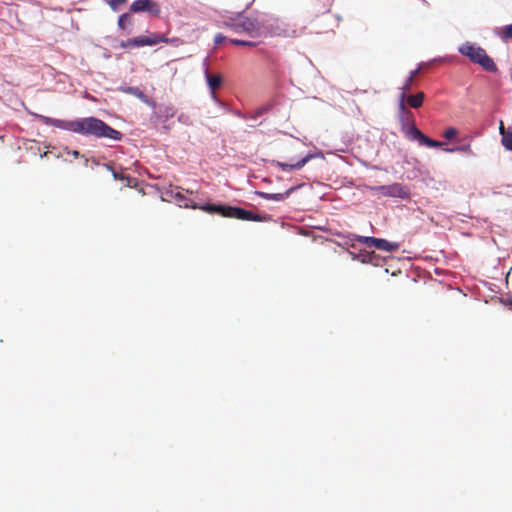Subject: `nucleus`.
<instances>
[{
    "mask_svg": "<svg viewBox=\"0 0 512 512\" xmlns=\"http://www.w3.org/2000/svg\"><path fill=\"white\" fill-rule=\"evenodd\" d=\"M501 144L507 151H512V129H507L506 133H502Z\"/></svg>",
    "mask_w": 512,
    "mask_h": 512,
    "instance_id": "6ab92c4d",
    "label": "nucleus"
},
{
    "mask_svg": "<svg viewBox=\"0 0 512 512\" xmlns=\"http://www.w3.org/2000/svg\"><path fill=\"white\" fill-rule=\"evenodd\" d=\"M205 78L207 85L211 91V98L218 105H222V102L215 94V90L222 84V77L219 74H210L208 69L205 70Z\"/></svg>",
    "mask_w": 512,
    "mask_h": 512,
    "instance_id": "9b49d317",
    "label": "nucleus"
},
{
    "mask_svg": "<svg viewBox=\"0 0 512 512\" xmlns=\"http://www.w3.org/2000/svg\"><path fill=\"white\" fill-rule=\"evenodd\" d=\"M167 38H165L162 35L158 34H151V35H141L138 37L130 38L125 41H121L120 47L127 49V48H136V47H143V46H154L161 42H167Z\"/></svg>",
    "mask_w": 512,
    "mask_h": 512,
    "instance_id": "423d86ee",
    "label": "nucleus"
},
{
    "mask_svg": "<svg viewBox=\"0 0 512 512\" xmlns=\"http://www.w3.org/2000/svg\"><path fill=\"white\" fill-rule=\"evenodd\" d=\"M458 134V131L457 129H455L454 127H449L448 129L445 130L444 132V137L448 140L454 138L455 136H457Z\"/></svg>",
    "mask_w": 512,
    "mask_h": 512,
    "instance_id": "a878e982",
    "label": "nucleus"
},
{
    "mask_svg": "<svg viewBox=\"0 0 512 512\" xmlns=\"http://www.w3.org/2000/svg\"><path fill=\"white\" fill-rule=\"evenodd\" d=\"M107 169H111V167L108 164H105Z\"/></svg>",
    "mask_w": 512,
    "mask_h": 512,
    "instance_id": "f704fd0d",
    "label": "nucleus"
},
{
    "mask_svg": "<svg viewBox=\"0 0 512 512\" xmlns=\"http://www.w3.org/2000/svg\"><path fill=\"white\" fill-rule=\"evenodd\" d=\"M178 121L185 124V125H190L191 124V120H190V117L184 113L180 114L178 116Z\"/></svg>",
    "mask_w": 512,
    "mask_h": 512,
    "instance_id": "c85d7f7f",
    "label": "nucleus"
},
{
    "mask_svg": "<svg viewBox=\"0 0 512 512\" xmlns=\"http://www.w3.org/2000/svg\"><path fill=\"white\" fill-rule=\"evenodd\" d=\"M125 2H126V0H109L108 4H109V6L111 7V9L113 11H117L118 10V6L120 4L125 3Z\"/></svg>",
    "mask_w": 512,
    "mask_h": 512,
    "instance_id": "bb28decb",
    "label": "nucleus"
},
{
    "mask_svg": "<svg viewBox=\"0 0 512 512\" xmlns=\"http://www.w3.org/2000/svg\"><path fill=\"white\" fill-rule=\"evenodd\" d=\"M458 51L460 54L468 57L472 62L482 66L484 70L491 73L498 71L493 59L487 55L482 47L476 46L470 42H465L458 48Z\"/></svg>",
    "mask_w": 512,
    "mask_h": 512,
    "instance_id": "20e7f679",
    "label": "nucleus"
},
{
    "mask_svg": "<svg viewBox=\"0 0 512 512\" xmlns=\"http://www.w3.org/2000/svg\"><path fill=\"white\" fill-rule=\"evenodd\" d=\"M75 158L79 157L80 153L78 150H73L72 152H70Z\"/></svg>",
    "mask_w": 512,
    "mask_h": 512,
    "instance_id": "473e14b6",
    "label": "nucleus"
},
{
    "mask_svg": "<svg viewBox=\"0 0 512 512\" xmlns=\"http://www.w3.org/2000/svg\"><path fill=\"white\" fill-rule=\"evenodd\" d=\"M444 151L448 152V153L465 152V153L472 154V151L470 149V144H465V145H461V146H455V147H451V148H445Z\"/></svg>",
    "mask_w": 512,
    "mask_h": 512,
    "instance_id": "412c9836",
    "label": "nucleus"
},
{
    "mask_svg": "<svg viewBox=\"0 0 512 512\" xmlns=\"http://www.w3.org/2000/svg\"><path fill=\"white\" fill-rule=\"evenodd\" d=\"M130 21V15L128 13H124L118 18V27L122 30L126 28L127 22Z\"/></svg>",
    "mask_w": 512,
    "mask_h": 512,
    "instance_id": "b1692460",
    "label": "nucleus"
},
{
    "mask_svg": "<svg viewBox=\"0 0 512 512\" xmlns=\"http://www.w3.org/2000/svg\"><path fill=\"white\" fill-rule=\"evenodd\" d=\"M378 191L384 196L406 199L409 197V190L400 183L379 186Z\"/></svg>",
    "mask_w": 512,
    "mask_h": 512,
    "instance_id": "9d476101",
    "label": "nucleus"
},
{
    "mask_svg": "<svg viewBox=\"0 0 512 512\" xmlns=\"http://www.w3.org/2000/svg\"><path fill=\"white\" fill-rule=\"evenodd\" d=\"M425 98L423 92H418L415 95L406 94L405 104L407 103L410 107L417 109L422 106Z\"/></svg>",
    "mask_w": 512,
    "mask_h": 512,
    "instance_id": "f3484780",
    "label": "nucleus"
},
{
    "mask_svg": "<svg viewBox=\"0 0 512 512\" xmlns=\"http://www.w3.org/2000/svg\"><path fill=\"white\" fill-rule=\"evenodd\" d=\"M130 11L134 13L147 12L150 15L158 16L161 12L160 6L153 0H135L131 6Z\"/></svg>",
    "mask_w": 512,
    "mask_h": 512,
    "instance_id": "1a4fd4ad",
    "label": "nucleus"
},
{
    "mask_svg": "<svg viewBox=\"0 0 512 512\" xmlns=\"http://www.w3.org/2000/svg\"><path fill=\"white\" fill-rule=\"evenodd\" d=\"M507 305L512 310V298L508 299Z\"/></svg>",
    "mask_w": 512,
    "mask_h": 512,
    "instance_id": "72a5a7b5",
    "label": "nucleus"
},
{
    "mask_svg": "<svg viewBox=\"0 0 512 512\" xmlns=\"http://www.w3.org/2000/svg\"><path fill=\"white\" fill-rule=\"evenodd\" d=\"M189 208L199 209L208 214H218L223 217L234 218L242 221L259 222L263 219L253 210L239 206L226 204L209 203L203 194L190 192V200L187 202Z\"/></svg>",
    "mask_w": 512,
    "mask_h": 512,
    "instance_id": "f03ea898",
    "label": "nucleus"
},
{
    "mask_svg": "<svg viewBox=\"0 0 512 512\" xmlns=\"http://www.w3.org/2000/svg\"><path fill=\"white\" fill-rule=\"evenodd\" d=\"M500 37L503 41L512 40V24L504 26Z\"/></svg>",
    "mask_w": 512,
    "mask_h": 512,
    "instance_id": "4be33fe9",
    "label": "nucleus"
},
{
    "mask_svg": "<svg viewBox=\"0 0 512 512\" xmlns=\"http://www.w3.org/2000/svg\"><path fill=\"white\" fill-rule=\"evenodd\" d=\"M413 132L414 136L410 139L411 141H418L420 145H424L430 148H438L442 146V142L425 136L420 130H414Z\"/></svg>",
    "mask_w": 512,
    "mask_h": 512,
    "instance_id": "f8f14e48",
    "label": "nucleus"
},
{
    "mask_svg": "<svg viewBox=\"0 0 512 512\" xmlns=\"http://www.w3.org/2000/svg\"><path fill=\"white\" fill-rule=\"evenodd\" d=\"M420 69L421 67H418L414 70H412L410 73H409V76L408 78H410V80H414V78L416 77V75L420 72Z\"/></svg>",
    "mask_w": 512,
    "mask_h": 512,
    "instance_id": "c756f323",
    "label": "nucleus"
},
{
    "mask_svg": "<svg viewBox=\"0 0 512 512\" xmlns=\"http://www.w3.org/2000/svg\"><path fill=\"white\" fill-rule=\"evenodd\" d=\"M412 83H413V80H410V78L407 77L404 84L400 88L401 89L400 94L406 95L411 90Z\"/></svg>",
    "mask_w": 512,
    "mask_h": 512,
    "instance_id": "393cba45",
    "label": "nucleus"
},
{
    "mask_svg": "<svg viewBox=\"0 0 512 512\" xmlns=\"http://www.w3.org/2000/svg\"><path fill=\"white\" fill-rule=\"evenodd\" d=\"M225 26L235 33H242L241 28V13H233L224 22Z\"/></svg>",
    "mask_w": 512,
    "mask_h": 512,
    "instance_id": "dca6fc26",
    "label": "nucleus"
},
{
    "mask_svg": "<svg viewBox=\"0 0 512 512\" xmlns=\"http://www.w3.org/2000/svg\"><path fill=\"white\" fill-rule=\"evenodd\" d=\"M175 115V108L173 106H164L160 108V116L165 118L166 120L174 117Z\"/></svg>",
    "mask_w": 512,
    "mask_h": 512,
    "instance_id": "aec40b11",
    "label": "nucleus"
},
{
    "mask_svg": "<svg viewBox=\"0 0 512 512\" xmlns=\"http://www.w3.org/2000/svg\"><path fill=\"white\" fill-rule=\"evenodd\" d=\"M506 132H507V129H505L503 122L500 121V125H499V133H500V135L502 136V133H506Z\"/></svg>",
    "mask_w": 512,
    "mask_h": 512,
    "instance_id": "2f4dec72",
    "label": "nucleus"
},
{
    "mask_svg": "<svg viewBox=\"0 0 512 512\" xmlns=\"http://www.w3.org/2000/svg\"><path fill=\"white\" fill-rule=\"evenodd\" d=\"M358 242L366 248H374L381 251L394 252L400 248V243L396 241H388L382 238L360 236Z\"/></svg>",
    "mask_w": 512,
    "mask_h": 512,
    "instance_id": "0eeeda50",
    "label": "nucleus"
},
{
    "mask_svg": "<svg viewBox=\"0 0 512 512\" xmlns=\"http://www.w3.org/2000/svg\"><path fill=\"white\" fill-rule=\"evenodd\" d=\"M406 95L399 94L398 97V121L401 131L409 140L414 136V130H419L415 125L414 114L407 108L405 104Z\"/></svg>",
    "mask_w": 512,
    "mask_h": 512,
    "instance_id": "39448f33",
    "label": "nucleus"
},
{
    "mask_svg": "<svg viewBox=\"0 0 512 512\" xmlns=\"http://www.w3.org/2000/svg\"><path fill=\"white\" fill-rule=\"evenodd\" d=\"M273 107L272 103H266L255 110L253 114L237 112L236 115L244 120H256L258 117L268 113Z\"/></svg>",
    "mask_w": 512,
    "mask_h": 512,
    "instance_id": "ddd939ff",
    "label": "nucleus"
},
{
    "mask_svg": "<svg viewBox=\"0 0 512 512\" xmlns=\"http://www.w3.org/2000/svg\"><path fill=\"white\" fill-rule=\"evenodd\" d=\"M296 188L291 187L282 193H266V192H258L257 194L269 201H284Z\"/></svg>",
    "mask_w": 512,
    "mask_h": 512,
    "instance_id": "2eb2a0df",
    "label": "nucleus"
},
{
    "mask_svg": "<svg viewBox=\"0 0 512 512\" xmlns=\"http://www.w3.org/2000/svg\"><path fill=\"white\" fill-rule=\"evenodd\" d=\"M226 40H227V38L223 34L218 33L214 37V44L215 45H221Z\"/></svg>",
    "mask_w": 512,
    "mask_h": 512,
    "instance_id": "cd10ccee",
    "label": "nucleus"
},
{
    "mask_svg": "<svg viewBox=\"0 0 512 512\" xmlns=\"http://www.w3.org/2000/svg\"><path fill=\"white\" fill-rule=\"evenodd\" d=\"M113 176H114L115 178H117V174H116V172H114V171H113Z\"/></svg>",
    "mask_w": 512,
    "mask_h": 512,
    "instance_id": "c9c22d12",
    "label": "nucleus"
},
{
    "mask_svg": "<svg viewBox=\"0 0 512 512\" xmlns=\"http://www.w3.org/2000/svg\"><path fill=\"white\" fill-rule=\"evenodd\" d=\"M262 13H257L252 17H244L241 13V28L242 33H246L251 37L261 36V22Z\"/></svg>",
    "mask_w": 512,
    "mask_h": 512,
    "instance_id": "6e6552de",
    "label": "nucleus"
},
{
    "mask_svg": "<svg viewBox=\"0 0 512 512\" xmlns=\"http://www.w3.org/2000/svg\"><path fill=\"white\" fill-rule=\"evenodd\" d=\"M261 36L296 37L297 31L282 19L262 13Z\"/></svg>",
    "mask_w": 512,
    "mask_h": 512,
    "instance_id": "7ed1b4c3",
    "label": "nucleus"
},
{
    "mask_svg": "<svg viewBox=\"0 0 512 512\" xmlns=\"http://www.w3.org/2000/svg\"><path fill=\"white\" fill-rule=\"evenodd\" d=\"M126 91L131 93V94H134V95L141 94L139 89L138 88H134V87H128Z\"/></svg>",
    "mask_w": 512,
    "mask_h": 512,
    "instance_id": "7c9ffc66",
    "label": "nucleus"
},
{
    "mask_svg": "<svg viewBox=\"0 0 512 512\" xmlns=\"http://www.w3.org/2000/svg\"><path fill=\"white\" fill-rule=\"evenodd\" d=\"M35 117L45 125H51L56 128L77 133L83 136L109 138L114 141H120L122 139V133L120 131L115 130L104 121L96 117L91 116L79 118L76 120H62L40 114H35Z\"/></svg>",
    "mask_w": 512,
    "mask_h": 512,
    "instance_id": "f257e3e1",
    "label": "nucleus"
},
{
    "mask_svg": "<svg viewBox=\"0 0 512 512\" xmlns=\"http://www.w3.org/2000/svg\"><path fill=\"white\" fill-rule=\"evenodd\" d=\"M229 42L237 46H249L254 47L256 45L253 41L240 40V39H229Z\"/></svg>",
    "mask_w": 512,
    "mask_h": 512,
    "instance_id": "5701e85b",
    "label": "nucleus"
},
{
    "mask_svg": "<svg viewBox=\"0 0 512 512\" xmlns=\"http://www.w3.org/2000/svg\"><path fill=\"white\" fill-rule=\"evenodd\" d=\"M316 155L315 154H307L305 157H303L302 159H300L299 161H297L296 163H293V164H289V163H282V162H279L278 165L282 168L283 171L285 172H290L292 170H299L301 169L303 166H305V164L311 160L312 158H314Z\"/></svg>",
    "mask_w": 512,
    "mask_h": 512,
    "instance_id": "4468645a",
    "label": "nucleus"
},
{
    "mask_svg": "<svg viewBox=\"0 0 512 512\" xmlns=\"http://www.w3.org/2000/svg\"><path fill=\"white\" fill-rule=\"evenodd\" d=\"M172 198L179 207L189 208L187 202L190 200V196H187L185 193L180 191L172 192Z\"/></svg>",
    "mask_w": 512,
    "mask_h": 512,
    "instance_id": "a211bd4d",
    "label": "nucleus"
}]
</instances>
